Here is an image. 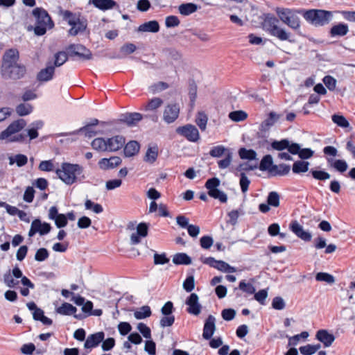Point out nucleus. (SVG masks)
<instances>
[{"mask_svg":"<svg viewBox=\"0 0 355 355\" xmlns=\"http://www.w3.org/2000/svg\"><path fill=\"white\" fill-rule=\"evenodd\" d=\"M105 334L103 331L89 335L85 343V347L91 349L98 345L104 340Z\"/></svg>","mask_w":355,"mask_h":355,"instance_id":"obj_18","label":"nucleus"},{"mask_svg":"<svg viewBox=\"0 0 355 355\" xmlns=\"http://www.w3.org/2000/svg\"><path fill=\"white\" fill-rule=\"evenodd\" d=\"M289 153L293 155H298L302 159H309L314 153V152L310 148H301L300 146L296 143L291 144Z\"/></svg>","mask_w":355,"mask_h":355,"instance_id":"obj_16","label":"nucleus"},{"mask_svg":"<svg viewBox=\"0 0 355 355\" xmlns=\"http://www.w3.org/2000/svg\"><path fill=\"white\" fill-rule=\"evenodd\" d=\"M139 144L136 141H129L124 148V155L127 157H133L139 151Z\"/></svg>","mask_w":355,"mask_h":355,"instance_id":"obj_26","label":"nucleus"},{"mask_svg":"<svg viewBox=\"0 0 355 355\" xmlns=\"http://www.w3.org/2000/svg\"><path fill=\"white\" fill-rule=\"evenodd\" d=\"M71 28L69 30V35L76 36L79 33H83L87 26V23L85 19H80L75 22V25H70Z\"/></svg>","mask_w":355,"mask_h":355,"instance_id":"obj_23","label":"nucleus"},{"mask_svg":"<svg viewBox=\"0 0 355 355\" xmlns=\"http://www.w3.org/2000/svg\"><path fill=\"white\" fill-rule=\"evenodd\" d=\"M55 67L52 65L47 66L45 69H42L37 74V78L40 81H48L53 78Z\"/></svg>","mask_w":355,"mask_h":355,"instance_id":"obj_27","label":"nucleus"},{"mask_svg":"<svg viewBox=\"0 0 355 355\" xmlns=\"http://www.w3.org/2000/svg\"><path fill=\"white\" fill-rule=\"evenodd\" d=\"M163 103V101L159 98H153L148 103L146 107L147 110H154L158 108Z\"/></svg>","mask_w":355,"mask_h":355,"instance_id":"obj_60","label":"nucleus"},{"mask_svg":"<svg viewBox=\"0 0 355 355\" xmlns=\"http://www.w3.org/2000/svg\"><path fill=\"white\" fill-rule=\"evenodd\" d=\"M332 121L336 123L338 126L343 128H347L349 126V122L346 120V119L341 115L334 114L332 116Z\"/></svg>","mask_w":355,"mask_h":355,"instance_id":"obj_58","label":"nucleus"},{"mask_svg":"<svg viewBox=\"0 0 355 355\" xmlns=\"http://www.w3.org/2000/svg\"><path fill=\"white\" fill-rule=\"evenodd\" d=\"M125 138L117 135L107 140V151L113 152L119 150L125 144Z\"/></svg>","mask_w":355,"mask_h":355,"instance_id":"obj_19","label":"nucleus"},{"mask_svg":"<svg viewBox=\"0 0 355 355\" xmlns=\"http://www.w3.org/2000/svg\"><path fill=\"white\" fill-rule=\"evenodd\" d=\"M280 116L274 112H270L268 117L261 124L260 130L267 132L279 120Z\"/></svg>","mask_w":355,"mask_h":355,"instance_id":"obj_22","label":"nucleus"},{"mask_svg":"<svg viewBox=\"0 0 355 355\" xmlns=\"http://www.w3.org/2000/svg\"><path fill=\"white\" fill-rule=\"evenodd\" d=\"M239 156L243 159L253 160L256 159L257 153L253 150H247L245 148H241L239 151Z\"/></svg>","mask_w":355,"mask_h":355,"instance_id":"obj_45","label":"nucleus"},{"mask_svg":"<svg viewBox=\"0 0 355 355\" xmlns=\"http://www.w3.org/2000/svg\"><path fill=\"white\" fill-rule=\"evenodd\" d=\"M33 15L36 19L34 28V32L36 35H43L46 33L48 28L51 29L53 27V21L44 8H35L33 10Z\"/></svg>","mask_w":355,"mask_h":355,"instance_id":"obj_2","label":"nucleus"},{"mask_svg":"<svg viewBox=\"0 0 355 355\" xmlns=\"http://www.w3.org/2000/svg\"><path fill=\"white\" fill-rule=\"evenodd\" d=\"M309 163L305 161H296L293 165V172L300 173L306 172L309 170Z\"/></svg>","mask_w":355,"mask_h":355,"instance_id":"obj_38","label":"nucleus"},{"mask_svg":"<svg viewBox=\"0 0 355 355\" xmlns=\"http://www.w3.org/2000/svg\"><path fill=\"white\" fill-rule=\"evenodd\" d=\"M61 12L63 19L67 21L69 25H75V22L80 19V17L76 14L69 10H64Z\"/></svg>","mask_w":355,"mask_h":355,"instance_id":"obj_43","label":"nucleus"},{"mask_svg":"<svg viewBox=\"0 0 355 355\" xmlns=\"http://www.w3.org/2000/svg\"><path fill=\"white\" fill-rule=\"evenodd\" d=\"M176 132L182 136H184L191 141H197L200 138L198 129L194 125L191 124L178 127L176 129Z\"/></svg>","mask_w":355,"mask_h":355,"instance_id":"obj_10","label":"nucleus"},{"mask_svg":"<svg viewBox=\"0 0 355 355\" xmlns=\"http://www.w3.org/2000/svg\"><path fill=\"white\" fill-rule=\"evenodd\" d=\"M173 262L175 264L189 265L191 263V258L185 253H178L174 255Z\"/></svg>","mask_w":355,"mask_h":355,"instance_id":"obj_39","label":"nucleus"},{"mask_svg":"<svg viewBox=\"0 0 355 355\" xmlns=\"http://www.w3.org/2000/svg\"><path fill=\"white\" fill-rule=\"evenodd\" d=\"M348 32V26L346 24H339L332 26L330 31L331 36H344Z\"/></svg>","mask_w":355,"mask_h":355,"instance_id":"obj_32","label":"nucleus"},{"mask_svg":"<svg viewBox=\"0 0 355 355\" xmlns=\"http://www.w3.org/2000/svg\"><path fill=\"white\" fill-rule=\"evenodd\" d=\"M248 116V114L242 110L234 111L229 114V118L234 121H244Z\"/></svg>","mask_w":355,"mask_h":355,"instance_id":"obj_51","label":"nucleus"},{"mask_svg":"<svg viewBox=\"0 0 355 355\" xmlns=\"http://www.w3.org/2000/svg\"><path fill=\"white\" fill-rule=\"evenodd\" d=\"M215 268L218 270L225 272H234L236 271V268L230 266L228 263L223 261H218L216 265Z\"/></svg>","mask_w":355,"mask_h":355,"instance_id":"obj_52","label":"nucleus"},{"mask_svg":"<svg viewBox=\"0 0 355 355\" xmlns=\"http://www.w3.org/2000/svg\"><path fill=\"white\" fill-rule=\"evenodd\" d=\"M355 282H352L349 288H342L340 295V301L342 306L353 307L354 301Z\"/></svg>","mask_w":355,"mask_h":355,"instance_id":"obj_9","label":"nucleus"},{"mask_svg":"<svg viewBox=\"0 0 355 355\" xmlns=\"http://www.w3.org/2000/svg\"><path fill=\"white\" fill-rule=\"evenodd\" d=\"M1 73L6 79L18 80L25 75L26 68L24 65L17 63L6 69H1Z\"/></svg>","mask_w":355,"mask_h":355,"instance_id":"obj_7","label":"nucleus"},{"mask_svg":"<svg viewBox=\"0 0 355 355\" xmlns=\"http://www.w3.org/2000/svg\"><path fill=\"white\" fill-rule=\"evenodd\" d=\"M33 107L28 103H21L16 107V112L19 116H25L30 114L32 112Z\"/></svg>","mask_w":355,"mask_h":355,"instance_id":"obj_48","label":"nucleus"},{"mask_svg":"<svg viewBox=\"0 0 355 355\" xmlns=\"http://www.w3.org/2000/svg\"><path fill=\"white\" fill-rule=\"evenodd\" d=\"M180 106L177 103L167 105L163 112V119L167 123L174 122L179 116Z\"/></svg>","mask_w":355,"mask_h":355,"instance_id":"obj_11","label":"nucleus"},{"mask_svg":"<svg viewBox=\"0 0 355 355\" xmlns=\"http://www.w3.org/2000/svg\"><path fill=\"white\" fill-rule=\"evenodd\" d=\"M42 121H36L31 124V128L27 130V133L30 139H35L38 137L37 130L42 127Z\"/></svg>","mask_w":355,"mask_h":355,"instance_id":"obj_44","label":"nucleus"},{"mask_svg":"<svg viewBox=\"0 0 355 355\" xmlns=\"http://www.w3.org/2000/svg\"><path fill=\"white\" fill-rule=\"evenodd\" d=\"M316 338L322 343L324 347H329L335 340L334 336L325 329L319 330L316 334Z\"/></svg>","mask_w":355,"mask_h":355,"instance_id":"obj_21","label":"nucleus"},{"mask_svg":"<svg viewBox=\"0 0 355 355\" xmlns=\"http://www.w3.org/2000/svg\"><path fill=\"white\" fill-rule=\"evenodd\" d=\"M332 17L331 12L323 10H309L304 14V17L315 26H323L328 24Z\"/></svg>","mask_w":355,"mask_h":355,"instance_id":"obj_5","label":"nucleus"},{"mask_svg":"<svg viewBox=\"0 0 355 355\" xmlns=\"http://www.w3.org/2000/svg\"><path fill=\"white\" fill-rule=\"evenodd\" d=\"M343 309L340 311V315L344 320H353L354 311L353 307L342 306Z\"/></svg>","mask_w":355,"mask_h":355,"instance_id":"obj_56","label":"nucleus"},{"mask_svg":"<svg viewBox=\"0 0 355 355\" xmlns=\"http://www.w3.org/2000/svg\"><path fill=\"white\" fill-rule=\"evenodd\" d=\"M239 289L248 294H253L256 291L254 286L250 283H245V281H241L239 286Z\"/></svg>","mask_w":355,"mask_h":355,"instance_id":"obj_59","label":"nucleus"},{"mask_svg":"<svg viewBox=\"0 0 355 355\" xmlns=\"http://www.w3.org/2000/svg\"><path fill=\"white\" fill-rule=\"evenodd\" d=\"M328 164L331 167L334 168L336 171L343 173L347 169V164L345 161L343 159H327Z\"/></svg>","mask_w":355,"mask_h":355,"instance_id":"obj_31","label":"nucleus"},{"mask_svg":"<svg viewBox=\"0 0 355 355\" xmlns=\"http://www.w3.org/2000/svg\"><path fill=\"white\" fill-rule=\"evenodd\" d=\"M151 315V311L148 306H144L139 310L136 311L134 313L135 317L138 319H144L149 317Z\"/></svg>","mask_w":355,"mask_h":355,"instance_id":"obj_46","label":"nucleus"},{"mask_svg":"<svg viewBox=\"0 0 355 355\" xmlns=\"http://www.w3.org/2000/svg\"><path fill=\"white\" fill-rule=\"evenodd\" d=\"M49 257V252L46 248H40L37 250L35 259L37 261H43Z\"/></svg>","mask_w":355,"mask_h":355,"instance_id":"obj_63","label":"nucleus"},{"mask_svg":"<svg viewBox=\"0 0 355 355\" xmlns=\"http://www.w3.org/2000/svg\"><path fill=\"white\" fill-rule=\"evenodd\" d=\"M19 59V52L16 49H10L7 51L3 57V63L1 69H6L17 63Z\"/></svg>","mask_w":355,"mask_h":355,"instance_id":"obj_13","label":"nucleus"},{"mask_svg":"<svg viewBox=\"0 0 355 355\" xmlns=\"http://www.w3.org/2000/svg\"><path fill=\"white\" fill-rule=\"evenodd\" d=\"M232 161V153L230 152H227L225 154V158L220 160L218 162V166L220 168H227Z\"/></svg>","mask_w":355,"mask_h":355,"instance_id":"obj_61","label":"nucleus"},{"mask_svg":"<svg viewBox=\"0 0 355 355\" xmlns=\"http://www.w3.org/2000/svg\"><path fill=\"white\" fill-rule=\"evenodd\" d=\"M267 203L272 207H277L279 206V195L276 191L269 193L267 198Z\"/></svg>","mask_w":355,"mask_h":355,"instance_id":"obj_50","label":"nucleus"},{"mask_svg":"<svg viewBox=\"0 0 355 355\" xmlns=\"http://www.w3.org/2000/svg\"><path fill=\"white\" fill-rule=\"evenodd\" d=\"M284 24L295 31L299 29L300 27V18L294 12L286 19Z\"/></svg>","mask_w":355,"mask_h":355,"instance_id":"obj_33","label":"nucleus"},{"mask_svg":"<svg viewBox=\"0 0 355 355\" xmlns=\"http://www.w3.org/2000/svg\"><path fill=\"white\" fill-rule=\"evenodd\" d=\"M26 125L24 119H20L13 121L5 130L0 134V139H6L8 141H21L24 139L22 134L17 135Z\"/></svg>","mask_w":355,"mask_h":355,"instance_id":"obj_4","label":"nucleus"},{"mask_svg":"<svg viewBox=\"0 0 355 355\" xmlns=\"http://www.w3.org/2000/svg\"><path fill=\"white\" fill-rule=\"evenodd\" d=\"M208 121L207 116L204 112H198L196 119V123L200 128L201 130L204 131L207 127V123Z\"/></svg>","mask_w":355,"mask_h":355,"instance_id":"obj_47","label":"nucleus"},{"mask_svg":"<svg viewBox=\"0 0 355 355\" xmlns=\"http://www.w3.org/2000/svg\"><path fill=\"white\" fill-rule=\"evenodd\" d=\"M315 279L319 282H325L330 284L335 282L334 277L331 275L325 272H318L315 276Z\"/></svg>","mask_w":355,"mask_h":355,"instance_id":"obj_53","label":"nucleus"},{"mask_svg":"<svg viewBox=\"0 0 355 355\" xmlns=\"http://www.w3.org/2000/svg\"><path fill=\"white\" fill-rule=\"evenodd\" d=\"M85 206L86 209H92L96 214L101 213L103 210L100 204L94 203L90 200L85 201Z\"/></svg>","mask_w":355,"mask_h":355,"instance_id":"obj_54","label":"nucleus"},{"mask_svg":"<svg viewBox=\"0 0 355 355\" xmlns=\"http://www.w3.org/2000/svg\"><path fill=\"white\" fill-rule=\"evenodd\" d=\"M199 298L197 294L193 293L186 300L185 304L188 306L187 312L194 315H198L202 309V306L199 303Z\"/></svg>","mask_w":355,"mask_h":355,"instance_id":"obj_12","label":"nucleus"},{"mask_svg":"<svg viewBox=\"0 0 355 355\" xmlns=\"http://www.w3.org/2000/svg\"><path fill=\"white\" fill-rule=\"evenodd\" d=\"M276 12L279 19L284 23L287 17H288L293 12L290 9L277 8Z\"/></svg>","mask_w":355,"mask_h":355,"instance_id":"obj_57","label":"nucleus"},{"mask_svg":"<svg viewBox=\"0 0 355 355\" xmlns=\"http://www.w3.org/2000/svg\"><path fill=\"white\" fill-rule=\"evenodd\" d=\"M12 277L10 272L3 275V282L9 288H14L19 284V282L15 281Z\"/></svg>","mask_w":355,"mask_h":355,"instance_id":"obj_62","label":"nucleus"},{"mask_svg":"<svg viewBox=\"0 0 355 355\" xmlns=\"http://www.w3.org/2000/svg\"><path fill=\"white\" fill-rule=\"evenodd\" d=\"M272 165V158L270 155H267L263 157L259 165L261 171H268L270 172V167Z\"/></svg>","mask_w":355,"mask_h":355,"instance_id":"obj_49","label":"nucleus"},{"mask_svg":"<svg viewBox=\"0 0 355 355\" xmlns=\"http://www.w3.org/2000/svg\"><path fill=\"white\" fill-rule=\"evenodd\" d=\"M93 149L98 151H107V140L102 137L94 139L92 144Z\"/></svg>","mask_w":355,"mask_h":355,"instance_id":"obj_35","label":"nucleus"},{"mask_svg":"<svg viewBox=\"0 0 355 355\" xmlns=\"http://www.w3.org/2000/svg\"><path fill=\"white\" fill-rule=\"evenodd\" d=\"M69 55L70 57L78 56L83 60H89L92 58V53L82 44H70L67 48Z\"/></svg>","mask_w":355,"mask_h":355,"instance_id":"obj_8","label":"nucleus"},{"mask_svg":"<svg viewBox=\"0 0 355 355\" xmlns=\"http://www.w3.org/2000/svg\"><path fill=\"white\" fill-rule=\"evenodd\" d=\"M159 26L157 21H150L139 26L138 31L157 33L159 31Z\"/></svg>","mask_w":355,"mask_h":355,"instance_id":"obj_28","label":"nucleus"},{"mask_svg":"<svg viewBox=\"0 0 355 355\" xmlns=\"http://www.w3.org/2000/svg\"><path fill=\"white\" fill-rule=\"evenodd\" d=\"M290 166L285 164H281L279 165H273L270 168V173L272 175H284L289 173Z\"/></svg>","mask_w":355,"mask_h":355,"instance_id":"obj_30","label":"nucleus"},{"mask_svg":"<svg viewBox=\"0 0 355 355\" xmlns=\"http://www.w3.org/2000/svg\"><path fill=\"white\" fill-rule=\"evenodd\" d=\"M180 21L178 17L174 15L168 16L166 18L165 24L167 28L176 27L179 26Z\"/></svg>","mask_w":355,"mask_h":355,"instance_id":"obj_64","label":"nucleus"},{"mask_svg":"<svg viewBox=\"0 0 355 355\" xmlns=\"http://www.w3.org/2000/svg\"><path fill=\"white\" fill-rule=\"evenodd\" d=\"M148 225L144 223H141L137 226V231L130 236V243L132 245H136L141 242V238L146 237L148 235Z\"/></svg>","mask_w":355,"mask_h":355,"instance_id":"obj_15","label":"nucleus"},{"mask_svg":"<svg viewBox=\"0 0 355 355\" xmlns=\"http://www.w3.org/2000/svg\"><path fill=\"white\" fill-rule=\"evenodd\" d=\"M271 146L273 149L277 150H283L284 149H288L289 151L290 147L291 146V144L288 139H282L281 141H274L271 144Z\"/></svg>","mask_w":355,"mask_h":355,"instance_id":"obj_40","label":"nucleus"},{"mask_svg":"<svg viewBox=\"0 0 355 355\" xmlns=\"http://www.w3.org/2000/svg\"><path fill=\"white\" fill-rule=\"evenodd\" d=\"M79 133L83 134L86 137L89 138L97 135V132L94 130V127L89 124H87L85 126L79 128L71 134L76 135Z\"/></svg>","mask_w":355,"mask_h":355,"instance_id":"obj_37","label":"nucleus"},{"mask_svg":"<svg viewBox=\"0 0 355 355\" xmlns=\"http://www.w3.org/2000/svg\"><path fill=\"white\" fill-rule=\"evenodd\" d=\"M42 227V222L40 219L34 220L31 223V227L28 232V236L30 237L35 235L37 232L40 234V230Z\"/></svg>","mask_w":355,"mask_h":355,"instance_id":"obj_55","label":"nucleus"},{"mask_svg":"<svg viewBox=\"0 0 355 355\" xmlns=\"http://www.w3.org/2000/svg\"><path fill=\"white\" fill-rule=\"evenodd\" d=\"M220 184V180L217 178L209 179L205 183V187L208 189V195L211 198L218 199L220 202L224 203L227 200V195L222 191L218 189Z\"/></svg>","mask_w":355,"mask_h":355,"instance_id":"obj_6","label":"nucleus"},{"mask_svg":"<svg viewBox=\"0 0 355 355\" xmlns=\"http://www.w3.org/2000/svg\"><path fill=\"white\" fill-rule=\"evenodd\" d=\"M290 230L299 238L304 241H310L311 239V234L304 231L302 226L297 221L293 220L290 225Z\"/></svg>","mask_w":355,"mask_h":355,"instance_id":"obj_14","label":"nucleus"},{"mask_svg":"<svg viewBox=\"0 0 355 355\" xmlns=\"http://www.w3.org/2000/svg\"><path fill=\"white\" fill-rule=\"evenodd\" d=\"M142 119V115L137 112L128 113L122 115L121 121L125 123L129 126L135 125Z\"/></svg>","mask_w":355,"mask_h":355,"instance_id":"obj_25","label":"nucleus"},{"mask_svg":"<svg viewBox=\"0 0 355 355\" xmlns=\"http://www.w3.org/2000/svg\"><path fill=\"white\" fill-rule=\"evenodd\" d=\"M198 9V6L193 3H182L178 7L180 13L184 16H187L195 12Z\"/></svg>","mask_w":355,"mask_h":355,"instance_id":"obj_29","label":"nucleus"},{"mask_svg":"<svg viewBox=\"0 0 355 355\" xmlns=\"http://www.w3.org/2000/svg\"><path fill=\"white\" fill-rule=\"evenodd\" d=\"M68 51H59L55 54V61L53 67H60L68 60Z\"/></svg>","mask_w":355,"mask_h":355,"instance_id":"obj_42","label":"nucleus"},{"mask_svg":"<svg viewBox=\"0 0 355 355\" xmlns=\"http://www.w3.org/2000/svg\"><path fill=\"white\" fill-rule=\"evenodd\" d=\"M89 3L102 10L112 9L116 5L114 0H89Z\"/></svg>","mask_w":355,"mask_h":355,"instance_id":"obj_24","label":"nucleus"},{"mask_svg":"<svg viewBox=\"0 0 355 355\" xmlns=\"http://www.w3.org/2000/svg\"><path fill=\"white\" fill-rule=\"evenodd\" d=\"M215 322L216 319L211 315H209L206 319L202 334V336L205 339L209 340L211 338L216 330Z\"/></svg>","mask_w":355,"mask_h":355,"instance_id":"obj_17","label":"nucleus"},{"mask_svg":"<svg viewBox=\"0 0 355 355\" xmlns=\"http://www.w3.org/2000/svg\"><path fill=\"white\" fill-rule=\"evenodd\" d=\"M158 155V148L157 146H150L148 148L145 157L144 161L149 163H153Z\"/></svg>","mask_w":355,"mask_h":355,"instance_id":"obj_34","label":"nucleus"},{"mask_svg":"<svg viewBox=\"0 0 355 355\" xmlns=\"http://www.w3.org/2000/svg\"><path fill=\"white\" fill-rule=\"evenodd\" d=\"M83 168L79 164L70 163H62L60 168L55 171L59 178L67 184H72L77 179L78 176L82 173Z\"/></svg>","mask_w":355,"mask_h":355,"instance_id":"obj_1","label":"nucleus"},{"mask_svg":"<svg viewBox=\"0 0 355 355\" xmlns=\"http://www.w3.org/2000/svg\"><path fill=\"white\" fill-rule=\"evenodd\" d=\"M279 19L270 14L264 15L262 23L263 28L270 33V35L279 39L280 40H288L290 33H288L284 28L278 26Z\"/></svg>","mask_w":355,"mask_h":355,"instance_id":"obj_3","label":"nucleus"},{"mask_svg":"<svg viewBox=\"0 0 355 355\" xmlns=\"http://www.w3.org/2000/svg\"><path fill=\"white\" fill-rule=\"evenodd\" d=\"M77 309L69 303L64 302L56 309L57 313L61 315H71L76 312Z\"/></svg>","mask_w":355,"mask_h":355,"instance_id":"obj_36","label":"nucleus"},{"mask_svg":"<svg viewBox=\"0 0 355 355\" xmlns=\"http://www.w3.org/2000/svg\"><path fill=\"white\" fill-rule=\"evenodd\" d=\"M121 163V159L119 157H111L109 159L103 158L101 159L99 162V166L101 169L107 170L119 166Z\"/></svg>","mask_w":355,"mask_h":355,"instance_id":"obj_20","label":"nucleus"},{"mask_svg":"<svg viewBox=\"0 0 355 355\" xmlns=\"http://www.w3.org/2000/svg\"><path fill=\"white\" fill-rule=\"evenodd\" d=\"M28 158L26 155L22 154H18L13 157H9V164L10 165H12L15 162H16L17 165L19 167L23 166L27 164Z\"/></svg>","mask_w":355,"mask_h":355,"instance_id":"obj_41","label":"nucleus"}]
</instances>
